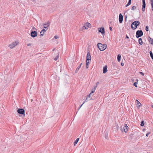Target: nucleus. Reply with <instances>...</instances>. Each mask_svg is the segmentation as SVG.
<instances>
[{
	"mask_svg": "<svg viewBox=\"0 0 153 153\" xmlns=\"http://www.w3.org/2000/svg\"><path fill=\"white\" fill-rule=\"evenodd\" d=\"M31 36L33 37H35L37 36V32L36 31H32L31 33Z\"/></svg>",
	"mask_w": 153,
	"mask_h": 153,
	"instance_id": "obj_10",
	"label": "nucleus"
},
{
	"mask_svg": "<svg viewBox=\"0 0 153 153\" xmlns=\"http://www.w3.org/2000/svg\"><path fill=\"white\" fill-rule=\"evenodd\" d=\"M18 43L19 42L18 41H16L13 42L11 44L9 45V47L11 49L13 48H14L16 45H17Z\"/></svg>",
	"mask_w": 153,
	"mask_h": 153,
	"instance_id": "obj_5",
	"label": "nucleus"
},
{
	"mask_svg": "<svg viewBox=\"0 0 153 153\" xmlns=\"http://www.w3.org/2000/svg\"><path fill=\"white\" fill-rule=\"evenodd\" d=\"M98 47L100 51H103L105 50L107 48L106 44H102L101 43H99L97 44Z\"/></svg>",
	"mask_w": 153,
	"mask_h": 153,
	"instance_id": "obj_2",
	"label": "nucleus"
},
{
	"mask_svg": "<svg viewBox=\"0 0 153 153\" xmlns=\"http://www.w3.org/2000/svg\"><path fill=\"white\" fill-rule=\"evenodd\" d=\"M82 65V63H81L80 65L78 66V67L76 68V72H77L80 69L81 65Z\"/></svg>",
	"mask_w": 153,
	"mask_h": 153,
	"instance_id": "obj_17",
	"label": "nucleus"
},
{
	"mask_svg": "<svg viewBox=\"0 0 153 153\" xmlns=\"http://www.w3.org/2000/svg\"><path fill=\"white\" fill-rule=\"evenodd\" d=\"M83 104H83V103L79 107V108L78 109V110L80 109V108H81V107L82 106V105Z\"/></svg>",
	"mask_w": 153,
	"mask_h": 153,
	"instance_id": "obj_40",
	"label": "nucleus"
},
{
	"mask_svg": "<svg viewBox=\"0 0 153 153\" xmlns=\"http://www.w3.org/2000/svg\"><path fill=\"white\" fill-rule=\"evenodd\" d=\"M98 31L99 32H100L102 35H104L105 31L104 28L103 27H101L99 29Z\"/></svg>",
	"mask_w": 153,
	"mask_h": 153,
	"instance_id": "obj_6",
	"label": "nucleus"
},
{
	"mask_svg": "<svg viewBox=\"0 0 153 153\" xmlns=\"http://www.w3.org/2000/svg\"><path fill=\"white\" fill-rule=\"evenodd\" d=\"M59 58V54L57 55L56 56L54 59V60H55V61H56L57 59Z\"/></svg>",
	"mask_w": 153,
	"mask_h": 153,
	"instance_id": "obj_28",
	"label": "nucleus"
},
{
	"mask_svg": "<svg viewBox=\"0 0 153 153\" xmlns=\"http://www.w3.org/2000/svg\"><path fill=\"white\" fill-rule=\"evenodd\" d=\"M139 73L141 74L142 76H143L144 75V73L142 72H139Z\"/></svg>",
	"mask_w": 153,
	"mask_h": 153,
	"instance_id": "obj_36",
	"label": "nucleus"
},
{
	"mask_svg": "<svg viewBox=\"0 0 153 153\" xmlns=\"http://www.w3.org/2000/svg\"><path fill=\"white\" fill-rule=\"evenodd\" d=\"M126 38H127V39H129V37L127 35L126 36Z\"/></svg>",
	"mask_w": 153,
	"mask_h": 153,
	"instance_id": "obj_46",
	"label": "nucleus"
},
{
	"mask_svg": "<svg viewBox=\"0 0 153 153\" xmlns=\"http://www.w3.org/2000/svg\"><path fill=\"white\" fill-rule=\"evenodd\" d=\"M131 0H129L128 4L126 5V7H127L130 5L131 4Z\"/></svg>",
	"mask_w": 153,
	"mask_h": 153,
	"instance_id": "obj_22",
	"label": "nucleus"
},
{
	"mask_svg": "<svg viewBox=\"0 0 153 153\" xmlns=\"http://www.w3.org/2000/svg\"><path fill=\"white\" fill-rule=\"evenodd\" d=\"M85 29V26L84 25L83 27H82L79 29V31H82Z\"/></svg>",
	"mask_w": 153,
	"mask_h": 153,
	"instance_id": "obj_19",
	"label": "nucleus"
},
{
	"mask_svg": "<svg viewBox=\"0 0 153 153\" xmlns=\"http://www.w3.org/2000/svg\"><path fill=\"white\" fill-rule=\"evenodd\" d=\"M136 9V6H133L131 8V10H134Z\"/></svg>",
	"mask_w": 153,
	"mask_h": 153,
	"instance_id": "obj_27",
	"label": "nucleus"
},
{
	"mask_svg": "<svg viewBox=\"0 0 153 153\" xmlns=\"http://www.w3.org/2000/svg\"><path fill=\"white\" fill-rule=\"evenodd\" d=\"M105 138L106 139H108V137L107 134H105Z\"/></svg>",
	"mask_w": 153,
	"mask_h": 153,
	"instance_id": "obj_34",
	"label": "nucleus"
},
{
	"mask_svg": "<svg viewBox=\"0 0 153 153\" xmlns=\"http://www.w3.org/2000/svg\"><path fill=\"white\" fill-rule=\"evenodd\" d=\"M17 112L18 113L22 114H25V111L22 108H19L17 110Z\"/></svg>",
	"mask_w": 153,
	"mask_h": 153,
	"instance_id": "obj_8",
	"label": "nucleus"
},
{
	"mask_svg": "<svg viewBox=\"0 0 153 153\" xmlns=\"http://www.w3.org/2000/svg\"><path fill=\"white\" fill-rule=\"evenodd\" d=\"M149 27L148 26H146V31H149Z\"/></svg>",
	"mask_w": 153,
	"mask_h": 153,
	"instance_id": "obj_31",
	"label": "nucleus"
},
{
	"mask_svg": "<svg viewBox=\"0 0 153 153\" xmlns=\"http://www.w3.org/2000/svg\"><path fill=\"white\" fill-rule=\"evenodd\" d=\"M121 64L122 66H123L124 65V63L123 62H121Z\"/></svg>",
	"mask_w": 153,
	"mask_h": 153,
	"instance_id": "obj_44",
	"label": "nucleus"
},
{
	"mask_svg": "<svg viewBox=\"0 0 153 153\" xmlns=\"http://www.w3.org/2000/svg\"><path fill=\"white\" fill-rule=\"evenodd\" d=\"M143 35V33L142 30H138L136 32V37L138 38L142 36Z\"/></svg>",
	"mask_w": 153,
	"mask_h": 153,
	"instance_id": "obj_4",
	"label": "nucleus"
},
{
	"mask_svg": "<svg viewBox=\"0 0 153 153\" xmlns=\"http://www.w3.org/2000/svg\"><path fill=\"white\" fill-rule=\"evenodd\" d=\"M54 38L56 39H57L59 38V37L58 36H54Z\"/></svg>",
	"mask_w": 153,
	"mask_h": 153,
	"instance_id": "obj_37",
	"label": "nucleus"
},
{
	"mask_svg": "<svg viewBox=\"0 0 153 153\" xmlns=\"http://www.w3.org/2000/svg\"><path fill=\"white\" fill-rule=\"evenodd\" d=\"M109 29H110V30H112V27H109Z\"/></svg>",
	"mask_w": 153,
	"mask_h": 153,
	"instance_id": "obj_43",
	"label": "nucleus"
},
{
	"mask_svg": "<svg viewBox=\"0 0 153 153\" xmlns=\"http://www.w3.org/2000/svg\"><path fill=\"white\" fill-rule=\"evenodd\" d=\"M107 66L106 65L105 66L104 68H103V73L104 74L107 71Z\"/></svg>",
	"mask_w": 153,
	"mask_h": 153,
	"instance_id": "obj_15",
	"label": "nucleus"
},
{
	"mask_svg": "<svg viewBox=\"0 0 153 153\" xmlns=\"http://www.w3.org/2000/svg\"><path fill=\"white\" fill-rule=\"evenodd\" d=\"M91 57L90 54V53L89 51H88L87 55L86 56V61H89L90 62V60H91Z\"/></svg>",
	"mask_w": 153,
	"mask_h": 153,
	"instance_id": "obj_7",
	"label": "nucleus"
},
{
	"mask_svg": "<svg viewBox=\"0 0 153 153\" xmlns=\"http://www.w3.org/2000/svg\"><path fill=\"white\" fill-rule=\"evenodd\" d=\"M140 24V22L139 21H136L133 22L131 24V28L132 30H134L136 29L138 26Z\"/></svg>",
	"mask_w": 153,
	"mask_h": 153,
	"instance_id": "obj_1",
	"label": "nucleus"
},
{
	"mask_svg": "<svg viewBox=\"0 0 153 153\" xmlns=\"http://www.w3.org/2000/svg\"><path fill=\"white\" fill-rule=\"evenodd\" d=\"M152 108H153V105L152 106Z\"/></svg>",
	"mask_w": 153,
	"mask_h": 153,
	"instance_id": "obj_49",
	"label": "nucleus"
},
{
	"mask_svg": "<svg viewBox=\"0 0 153 153\" xmlns=\"http://www.w3.org/2000/svg\"><path fill=\"white\" fill-rule=\"evenodd\" d=\"M86 68H88V65L89 63L90 62L89 61H86Z\"/></svg>",
	"mask_w": 153,
	"mask_h": 153,
	"instance_id": "obj_26",
	"label": "nucleus"
},
{
	"mask_svg": "<svg viewBox=\"0 0 153 153\" xmlns=\"http://www.w3.org/2000/svg\"><path fill=\"white\" fill-rule=\"evenodd\" d=\"M31 45V43H29L27 45V46H30V45Z\"/></svg>",
	"mask_w": 153,
	"mask_h": 153,
	"instance_id": "obj_45",
	"label": "nucleus"
},
{
	"mask_svg": "<svg viewBox=\"0 0 153 153\" xmlns=\"http://www.w3.org/2000/svg\"><path fill=\"white\" fill-rule=\"evenodd\" d=\"M144 123L143 121H142L141 122V123L140 124V126H144Z\"/></svg>",
	"mask_w": 153,
	"mask_h": 153,
	"instance_id": "obj_32",
	"label": "nucleus"
},
{
	"mask_svg": "<svg viewBox=\"0 0 153 153\" xmlns=\"http://www.w3.org/2000/svg\"><path fill=\"white\" fill-rule=\"evenodd\" d=\"M123 16L121 13L119 14V20L120 23H121L123 21Z\"/></svg>",
	"mask_w": 153,
	"mask_h": 153,
	"instance_id": "obj_11",
	"label": "nucleus"
},
{
	"mask_svg": "<svg viewBox=\"0 0 153 153\" xmlns=\"http://www.w3.org/2000/svg\"><path fill=\"white\" fill-rule=\"evenodd\" d=\"M149 53L150 54V56L151 57L152 59H153V54L152 53V51H150L149 52Z\"/></svg>",
	"mask_w": 153,
	"mask_h": 153,
	"instance_id": "obj_25",
	"label": "nucleus"
},
{
	"mask_svg": "<svg viewBox=\"0 0 153 153\" xmlns=\"http://www.w3.org/2000/svg\"><path fill=\"white\" fill-rule=\"evenodd\" d=\"M121 56L120 54H118L117 56V61L118 62H120V61Z\"/></svg>",
	"mask_w": 153,
	"mask_h": 153,
	"instance_id": "obj_18",
	"label": "nucleus"
},
{
	"mask_svg": "<svg viewBox=\"0 0 153 153\" xmlns=\"http://www.w3.org/2000/svg\"><path fill=\"white\" fill-rule=\"evenodd\" d=\"M150 1L151 3H153V0H150Z\"/></svg>",
	"mask_w": 153,
	"mask_h": 153,
	"instance_id": "obj_47",
	"label": "nucleus"
},
{
	"mask_svg": "<svg viewBox=\"0 0 153 153\" xmlns=\"http://www.w3.org/2000/svg\"><path fill=\"white\" fill-rule=\"evenodd\" d=\"M97 88V86H94V88L92 89V91H94V92Z\"/></svg>",
	"mask_w": 153,
	"mask_h": 153,
	"instance_id": "obj_30",
	"label": "nucleus"
},
{
	"mask_svg": "<svg viewBox=\"0 0 153 153\" xmlns=\"http://www.w3.org/2000/svg\"><path fill=\"white\" fill-rule=\"evenodd\" d=\"M150 133H151L150 132H148L146 134V136L148 137V135L150 134Z\"/></svg>",
	"mask_w": 153,
	"mask_h": 153,
	"instance_id": "obj_33",
	"label": "nucleus"
},
{
	"mask_svg": "<svg viewBox=\"0 0 153 153\" xmlns=\"http://www.w3.org/2000/svg\"><path fill=\"white\" fill-rule=\"evenodd\" d=\"M94 91H91V93L90 94H91V95L92 94L94 93Z\"/></svg>",
	"mask_w": 153,
	"mask_h": 153,
	"instance_id": "obj_42",
	"label": "nucleus"
},
{
	"mask_svg": "<svg viewBox=\"0 0 153 153\" xmlns=\"http://www.w3.org/2000/svg\"><path fill=\"white\" fill-rule=\"evenodd\" d=\"M50 22H48L46 24H44V27L45 28L46 30H47L48 28V27H49L50 26Z\"/></svg>",
	"mask_w": 153,
	"mask_h": 153,
	"instance_id": "obj_9",
	"label": "nucleus"
},
{
	"mask_svg": "<svg viewBox=\"0 0 153 153\" xmlns=\"http://www.w3.org/2000/svg\"><path fill=\"white\" fill-rule=\"evenodd\" d=\"M33 28V29H36L35 28V27H33V28Z\"/></svg>",
	"mask_w": 153,
	"mask_h": 153,
	"instance_id": "obj_48",
	"label": "nucleus"
},
{
	"mask_svg": "<svg viewBox=\"0 0 153 153\" xmlns=\"http://www.w3.org/2000/svg\"><path fill=\"white\" fill-rule=\"evenodd\" d=\"M91 94H89L88 95H87V98L86 99V100H85V101L83 102V104H84L85 102H87L88 101V99L89 98H90L91 97ZM90 99H89V100H90Z\"/></svg>",
	"mask_w": 153,
	"mask_h": 153,
	"instance_id": "obj_14",
	"label": "nucleus"
},
{
	"mask_svg": "<svg viewBox=\"0 0 153 153\" xmlns=\"http://www.w3.org/2000/svg\"><path fill=\"white\" fill-rule=\"evenodd\" d=\"M143 4H146L145 0H142Z\"/></svg>",
	"mask_w": 153,
	"mask_h": 153,
	"instance_id": "obj_38",
	"label": "nucleus"
},
{
	"mask_svg": "<svg viewBox=\"0 0 153 153\" xmlns=\"http://www.w3.org/2000/svg\"><path fill=\"white\" fill-rule=\"evenodd\" d=\"M99 84V82H97L96 83V85L95 86H97V87L98 84Z\"/></svg>",
	"mask_w": 153,
	"mask_h": 153,
	"instance_id": "obj_39",
	"label": "nucleus"
},
{
	"mask_svg": "<svg viewBox=\"0 0 153 153\" xmlns=\"http://www.w3.org/2000/svg\"><path fill=\"white\" fill-rule=\"evenodd\" d=\"M128 127L126 124H124L121 128V130L122 131H124L125 133L127 131Z\"/></svg>",
	"mask_w": 153,
	"mask_h": 153,
	"instance_id": "obj_3",
	"label": "nucleus"
},
{
	"mask_svg": "<svg viewBox=\"0 0 153 153\" xmlns=\"http://www.w3.org/2000/svg\"><path fill=\"white\" fill-rule=\"evenodd\" d=\"M139 43L140 45H142L143 44V42L142 41V39L141 38H140L138 40Z\"/></svg>",
	"mask_w": 153,
	"mask_h": 153,
	"instance_id": "obj_21",
	"label": "nucleus"
},
{
	"mask_svg": "<svg viewBox=\"0 0 153 153\" xmlns=\"http://www.w3.org/2000/svg\"><path fill=\"white\" fill-rule=\"evenodd\" d=\"M46 31V30L45 29H42L40 32V36H42L43 35V34Z\"/></svg>",
	"mask_w": 153,
	"mask_h": 153,
	"instance_id": "obj_13",
	"label": "nucleus"
},
{
	"mask_svg": "<svg viewBox=\"0 0 153 153\" xmlns=\"http://www.w3.org/2000/svg\"><path fill=\"white\" fill-rule=\"evenodd\" d=\"M146 4H143L142 5V11L144 12L145 10V8L146 7Z\"/></svg>",
	"mask_w": 153,
	"mask_h": 153,
	"instance_id": "obj_20",
	"label": "nucleus"
},
{
	"mask_svg": "<svg viewBox=\"0 0 153 153\" xmlns=\"http://www.w3.org/2000/svg\"><path fill=\"white\" fill-rule=\"evenodd\" d=\"M136 101L137 102V105L138 107H140L141 105L140 103L137 100H136Z\"/></svg>",
	"mask_w": 153,
	"mask_h": 153,
	"instance_id": "obj_23",
	"label": "nucleus"
},
{
	"mask_svg": "<svg viewBox=\"0 0 153 153\" xmlns=\"http://www.w3.org/2000/svg\"><path fill=\"white\" fill-rule=\"evenodd\" d=\"M94 91H91V93L90 94H91V95L92 94L94 93Z\"/></svg>",
	"mask_w": 153,
	"mask_h": 153,
	"instance_id": "obj_41",
	"label": "nucleus"
},
{
	"mask_svg": "<svg viewBox=\"0 0 153 153\" xmlns=\"http://www.w3.org/2000/svg\"><path fill=\"white\" fill-rule=\"evenodd\" d=\"M79 138H77L76 140L74 141V145L75 146V145L77 143V142H78V141H79Z\"/></svg>",
	"mask_w": 153,
	"mask_h": 153,
	"instance_id": "obj_24",
	"label": "nucleus"
},
{
	"mask_svg": "<svg viewBox=\"0 0 153 153\" xmlns=\"http://www.w3.org/2000/svg\"><path fill=\"white\" fill-rule=\"evenodd\" d=\"M84 26L85 27V29H87L88 27H91V25L90 23L87 22L84 25Z\"/></svg>",
	"mask_w": 153,
	"mask_h": 153,
	"instance_id": "obj_12",
	"label": "nucleus"
},
{
	"mask_svg": "<svg viewBox=\"0 0 153 153\" xmlns=\"http://www.w3.org/2000/svg\"><path fill=\"white\" fill-rule=\"evenodd\" d=\"M151 5L152 7V10L153 11V3H151Z\"/></svg>",
	"mask_w": 153,
	"mask_h": 153,
	"instance_id": "obj_35",
	"label": "nucleus"
},
{
	"mask_svg": "<svg viewBox=\"0 0 153 153\" xmlns=\"http://www.w3.org/2000/svg\"><path fill=\"white\" fill-rule=\"evenodd\" d=\"M149 41L150 43L153 45V39L152 38H150L149 36Z\"/></svg>",
	"mask_w": 153,
	"mask_h": 153,
	"instance_id": "obj_16",
	"label": "nucleus"
},
{
	"mask_svg": "<svg viewBox=\"0 0 153 153\" xmlns=\"http://www.w3.org/2000/svg\"><path fill=\"white\" fill-rule=\"evenodd\" d=\"M137 82H136L134 83L133 85L135 86V87H137Z\"/></svg>",
	"mask_w": 153,
	"mask_h": 153,
	"instance_id": "obj_29",
	"label": "nucleus"
}]
</instances>
